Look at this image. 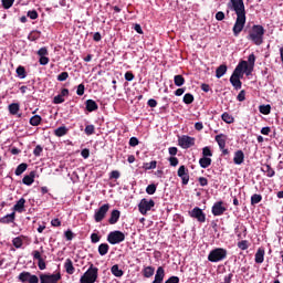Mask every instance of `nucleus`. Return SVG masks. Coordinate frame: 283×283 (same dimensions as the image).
Here are the masks:
<instances>
[{"label": "nucleus", "mask_w": 283, "mask_h": 283, "mask_svg": "<svg viewBox=\"0 0 283 283\" xmlns=\"http://www.w3.org/2000/svg\"><path fill=\"white\" fill-rule=\"evenodd\" d=\"M237 101H239V103L247 101V92L244 90L240 91L237 96Z\"/></svg>", "instance_id": "864d4df0"}, {"label": "nucleus", "mask_w": 283, "mask_h": 283, "mask_svg": "<svg viewBox=\"0 0 283 283\" xmlns=\"http://www.w3.org/2000/svg\"><path fill=\"white\" fill-rule=\"evenodd\" d=\"M248 73H247V76H249V74H251V72H253V67H255V54H250L249 57H248Z\"/></svg>", "instance_id": "b1692460"}, {"label": "nucleus", "mask_w": 283, "mask_h": 283, "mask_svg": "<svg viewBox=\"0 0 283 283\" xmlns=\"http://www.w3.org/2000/svg\"><path fill=\"white\" fill-rule=\"evenodd\" d=\"M28 169V164L22 163L15 169V176H21Z\"/></svg>", "instance_id": "a19ab883"}, {"label": "nucleus", "mask_w": 283, "mask_h": 283, "mask_svg": "<svg viewBox=\"0 0 283 283\" xmlns=\"http://www.w3.org/2000/svg\"><path fill=\"white\" fill-rule=\"evenodd\" d=\"M12 244L13 247H15V249H21L23 247V240L21 239V237L14 238L12 240Z\"/></svg>", "instance_id": "49530a36"}, {"label": "nucleus", "mask_w": 283, "mask_h": 283, "mask_svg": "<svg viewBox=\"0 0 283 283\" xmlns=\"http://www.w3.org/2000/svg\"><path fill=\"white\" fill-rule=\"evenodd\" d=\"M91 242L93 244H96L97 242H101V235H98V233H92L91 234Z\"/></svg>", "instance_id": "052dcab7"}, {"label": "nucleus", "mask_w": 283, "mask_h": 283, "mask_svg": "<svg viewBox=\"0 0 283 283\" xmlns=\"http://www.w3.org/2000/svg\"><path fill=\"white\" fill-rule=\"evenodd\" d=\"M262 171L266 174L268 178H273V176H275V170L269 164L263 165Z\"/></svg>", "instance_id": "cd10ccee"}, {"label": "nucleus", "mask_w": 283, "mask_h": 283, "mask_svg": "<svg viewBox=\"0 0 283 283\" xmlns=\"http://www.w3.org/2000/svg\"><path fill=\"white\" fill-rule=\"evenodd\" d=\"M241 77L231 75L230 83L234 86V90H242V81H240Z\"/></svg>", "instance_id": "a878e982"}, {"label": "nucleus", "mask_w": 283, "mask_h": 283, "mask_svg": "<svg viewBox=\"0 0 283 283\" xmlns=\"http://www.w3.org/2000/svg\"><path fill=\"white\" fill-rule=\"evenodd\" d=\"M77 96H83L85 94V84H80L76 90Z\"/></svg>", "instance_id": "e2e57ef3"}, {"label": "nucleus", "mask_w": 283, "mask_h": 283, "mask_svg": "<svg viewBox=\"0 0 283 283\" xmlns=\"http://www.w3.org/2000/svg\"><path fill=\"white\" fill-rule=\"evenodd\" d=\"M64 269L69 275H74V271H75L74 263H72L70 259H66L64 263Z\"/></svg>", "instance_id": "bb28decb"}, {"label": "nucleus", "mask_w": 283, "mask_h": 283, "mask_svg": "<svg viewBox=\"0 0 283 283\" xmlns=\"http://www.w3.org/2000/svg\"><path fill=\"white\" fill-rule=\"evenodd\" d=\"M233 163L234 165H242V163H244V151L237 150L234 153Z\"/></svg>", "instance_id": "412c9836"}, {"label": "nucleus", "mask_w": 283, "mask_h": 283, "mask_svg": "<svg viewBox=\"0 0 283 283\" xmlns=\"http://www.w3.org/2000/svg\"><path fill=\"white\" fill-rule=\"evenodd\" d=\"M259 112L264 116H269V114H271V105L268 104L259 106Z\"/></svg>", "instance_id": "58836bf2"}, {"label": "nucleus", "mask_w": 283, "mask_h": 283, "mask_svg": "<svg viewBox=\"0 0 283 283\" xmlns=\"http://www.w3.org/2000/svg\"><path fill=\"white\" fill-rule=\"evenodd\" d=\"M229 252L224 248H216L211 250L208 254V262L218 263L224 262Z\"/></svg>", "instance_id": "7ed1b4c3"}, {"label": "nucleus", "mask_w": 283, "mask_h": 283, "mask_svg": "<svg viewBox=\"0 0 283 283\" xmlns=\"http://www.w3.org/2000/svg\"><path fill=\"white\" fill-rule=\"evenodd\" d=\"M107 242L109 244H120V242H125V233L115 230L107 235Z\"/></svg>", "instance_id": "423d86ee"}, {"label": "nucleus", "mask_w": 283, "mask_h": 283, "mask_svg": "<svg viewBox=\"0 0 283 283\" xmlns=\"http://www.w3.org/2000/svg\"><path fill=\"white\" fill-rule=\"evenodd\" d=\"M19 109H21V107L19 106V103H12L9 105V113L12 116H17V114H19Z\"/></svg>", "instance_id": "f704fd0d"}, {"label": "nucleus", "mask_w": 283, "mask_h": 283, "mask_svg": "<svg viewBox=\"0 0 283 283\" xmlns=\"http://www.w3.org/2000/svg\"><path fill=\"white\" fill-rule=\"evenodd\" d=\"M67 132H69L67 127H65V126H60V127H57V128L54 130V134H55V136H57V138H61V137H63V136H67Z\"/></svg>", "instance_id": "c756f323"}, {"label": "nucleus", "mask_w": 283, "mask_h": 283, "mask_svg": "<svg viewBox=\"0 0 283 283\" xmlns=\"http://www.w3.org/2000/svg\"><path fill=\"white\" fill-rule=\"evenodd\" d=\"M28 39L30 41H39L41 39V31H32L29 35Z\"/></svg>", "instance_id": "ea45409f"}, {"label": "nucleus", "mask_w": 283, "mask_h": 283, "mask_svg": "<svg viewBox=\"0 0 283 283\" xmlns=\"http://www.w3.org/2000/svg\"><path fill=\"white\" fill-rule=\"evenodd\" d=\"M211 211L213 216H224V212L227 211V207H224V201L214 202Z\"/></svg>", "instance_id": "4468645a"}, {"label": "nucleus", "mask_w": 283, "mask_h": 283, "mask_svg": "<svg viewBox=\"0 0 283 283\" xmlns=\"http://www.w3.org/2000/svg\"><path fill=\"white\" fill-rule=\"evenodd\" d=\"M199 165L202 169H207L208 167H211V158H209V157L200 158Z\"/></svg>", "instance_id": "473e14b6"}, {"label": "nucleus", "mask_w": 283, "mask_h": 283, "mask_svg": "<svg viewBox=\"0 0 283 283\" xmlns=\"http://www.w3.org/2000/svg\"><path fill=\"white\" fill-rule=\"evenodd\" d=\"M231 9L237 14V20L232 28L233 36H240L244 25H247V10L244 8V0H230Z\"/></svg>", "instance_id": "f257e3e1"}, {"label": "nucleus", "mask_w": 283, "mask_h": 283, "mask_svg": "<svg viewBox=\"0 0 283 283\" xmlns=\"http://www.w3.org/2000/svg\"><path fill=\"white\" fill-rule=\"evenodd\" d=\"M36 177V171H31L29 175H25L22 179L23 185L30 187L34 182V178Z\"/></svg>", "instance_id": "aec40b11"}, {"label": "nucleus", "mask_w": 283, "mask_h": 283, "mask_svg": "<svg viewBox=\"0 0 283 283\" xmlns=\"http://www.w3.org/2000/svg\"><path fill=\"white\" fill-rule=\"evenodd\" d=\"M165 283H180V277L170 276Z\"/></svg>", "instance_id": "774afa93"}, {"label": "nucleus", "mask_w": 283, "mask_h": 283, "mask_svg": "<svg viewBox=\"0 0 283 283\" xmlns=\"http://www.w3.org/2000/svg\"><path fill=\"white\" fill-rule=\"evenodd\" d=\"M174 83L177 87H182L185 85V76L182 75H175L174 76Z\"/></svg>", "instance_id": "4c0bfd02"}, {"label": "nucleus", "mask_w": 283, "mask_h": 283, "mask_svg": "<svg viewBox=\"0 0 283 283\" xmlns=\"http://www.w3.org/2000/svg\"><path fill=\"white\" fill-rule=\"evenodd\" d=\"M155 207L156 201H154V199L148 200L147 198H144L138 203V211L139 213H142V216H147V212L151 211V209H154Z\"/></svg>", "instance_id": "39448f33"}, {"label": "nucleus", "mask_w": 283, "mask_h": 283, "mask_svg": "<svg viewBox=\"0 0 283 283\" xmlns=\"http://www.w3.org/2000/svg\"><path fill=\"white\" fill-rule=\"evenodd\" d=\"M216 143H218L220 149H224L227 147V135L219 134L214 137Z\"/></svg>", "instance_id": "6ab92c4d"}, {"label": "nucleus", "mask_w": 283, "mask_h": 283, "mask_svg": "<svg viewBox=\"0 0 283 283\" xmlns=\"http://www.w3.org/2000/svg\"><path fill=\"white\" fill-rule=\"evenodd\" d=\"M177 176L181 178V185H189V169L185 165L179 167Z\"/></svg>", "instance_id": "ddd939ff"}, {"label": "nucleus", "mask_w": 283, "mask_h": 283, "mask_svg": "<svg viewBox=\"0 0 283 283\" xmlns=\"http://www.w3.org/2000/svg\"><path fill=\"white\" fill-rule=\"evenodd\" d=\"M264 248H259L254 256V261L256 264H262V262H264Z\"/></svg>", "instance_id": "5701e85b"}, {"label": "nucleus", "mask_w": 283, "mask_h": 283, "mask_svg": "<svg viewBox=\"0 0 283 283\" xmlns=\"http://www.w3.org/2000/svg\"><path fill=\"white\" fill-rule=\"evenodd\" d=\"M36 54H38V56H48V54H50L49 52H48V48H45V46H43V48H41L38 52H36Z\"/></svg>", "instance_id": "680f3d73"}, {"label": "nucleus", "mask_w": 283, "mask_h": 283, "mask_svg": "<svg viewBox=\"0 0 283 283\" xmlns=\"http://www.w3.org/2000/svg\"><path fill=\"white\" fill-rule=\"evenodd\" d=\"M157 165H158V161H156V160H153L150 163H145L144 169H146V170L156 169Z\"/></svg>", "instance_id": "de8ad7c7"}, {"label": "nucleus", "mask_w": 283, "mask_h": 283, "mask_svg": "<svg viewBox=\"0 0 283 283\" xmlns=\"http://www.w3.org/2000/svg\"><path fill=\"white\" fill-rule=\"evenodd\" d=\"M25 211V199L21 198L17 203L13 206V212L23 213Z\"/></svg>", "instance_id": "a211bd4d"}, {"label": "nucleus", "mask_w": 283, "mask_h": 283, "mask_svg": "<svg viewBox=\"0 0 283 283\" xmlns=\"http://www.w3.org/2000/svg\"><path fill=\"white\" fill-rule=\"evenodd\" d=\"M238 247L241 249V251H247V249H249V241L242 240L238 242Z\"/></svg>", "instance_id": "5fc2aeb1"}, {"label": "nucleus", "mask_w": 283, "mask_h": 283, "mask_svg": "<svg viewBox=\"0 0 283 283\" xmlns=\"http://www.w3.org/2000/svg\"><path fill=\"white\" fill-rule=\"evenodd\" d=\"M15 72H17L19 78H25V76H28V73L25 72V67L22 65L18 66Z\"/></svg>", "instance_id": "79ce46f5"}, {"label": "nucleus", "mask_w": 283, "mask_h": 283, "mask_svg": "<svg viewBox=\"0 0 283 283\" xmlns=\"http://www.w3.org/2000/svg\"><path fill=\"white\" fill-rule=\"evenodd\" d=\"M193 101H195L193 94H191V93H186V94L184 95V103H185L186 105H191V103H193Z\"/></svg>", "instance_id": "c03bdc74"}, {"label": "nucleus", "mask_w": 283, "mask_h": 283, "mask_svg": "<svg viewBox=\"0 0 283 283\" xmlns=\"http://www.w3.org/2000/svg\"><path fill=\"white\" fill-rule=\"evenodd\" d=\"M107 211H109V203H104L94 214L95 222H103L105 220V216H107Z\"/></svg>", "instance_id": "f8f14e48"}, {"label": "nucleus", "mask_w": 283, "mask_h": 283, "mask_svg": "<svg viewBox=\"0 0 283 283\" xmlns=\"http://www.w3.org/2000/svg\"><path fill=\"white\" fill-rule=\"evenodd\" d=\"M39 63L40 65H48V63H50V57H48V55L41 56Z\"/></svg>", "instance_id": "338daca9"}, {"label": "nucleus", "mask_w": 283, "mask_h": 283, "mask_svg": "<svg viewBox=\"0 0 283 283\" xmlns=\"http://www.w3.org/2000/svg\"><path fill=\"white\" fill-rule=\"evenodd\" d=\"M98 280V268L90 264L87 271L81 276L80 283H95Z\"/></svg>", "instance_id": "20e7f679"}, {"label": "nucleus", "mask_w": 283, "mask_h": 283, "mask_svg": "<svg viewBox=\"0 0 283 283\" xmlns=\"http://www.w3.org/2000/svg\"><path fill=\"white\" fill-rule=\"evenodd\" d=\"M198 182L200 187H207V185H209V180L206 177H199Z\"/></svg>", "instance_id": "69168bd1"}, {"label": "nucleus", "mask_w": 283, "mask_h": 283, "mask_svg": "<svg viewBox=\"0 0 283 283\" xmlns=\"http://www.w3.org/2000/svg\"><path fill=\"white\" fill-rule=\"evenodd\" d=\"M120 220V211L119 210H113L111 212V217L108 219V224H116Z\"/></svg>", "instance_id": "4be33fe9"}, {"label": "nucleus", "mask_w": 283, "mask_h": 283, "mask_svg": "<svg viewBox=\"0 0 283 283\" xmlns=\"http://www.w3.org/2000/svg\"><path fill=\"white\" fill-rule=\"evenodd\" d=\"M61 280V272L55 274L50 273H41L40 274V283H59Z\"/></svg>", "instance_id": "1a4fd4ad"}, {"label": "nucleus", "mask_w": 283, "mask_h": 283, "mask_svg": "<svg viewBox=\"0 0 283 283\" xmlns=\"http://www.w3.org/2000/svg\"><path fill=\"white\" fill-rule=\"evenodd\" d=\"M41 154H43V147L41 145L35 146V148L33 149V156H35V158H39Z\"/></svg>", "instance_id": "3c124183"}, {"label": "nucleus", "mask_w": 283, "mask_h": 283, "mask_svg": "<svg viewBox=\"0 0 283 283\" xmlns=\"http://www.w3.org/2000/svg\"><path fill=\"white\" fill-rule=\"evenodd\" d=\"M221 120H223V123H227L228 125H231L232 123L235 122V118H233L232 115L229 114L228 112H224L221 115Z\"/></svg>", "instance_id": "7c9ffc66"}, {"label": "nucleus", "mask_w": 283, "mask_h": 283, "mask_svg": "<svg viewBox=\"0 0 283 283\" xmlns=\"http://www.w3.org/2000/svg\"><path fill=\"white\" fill-rule=\"evenodd\" d=\"M86 136H92V134H94L95 132V127L94 125H87L84 129Z\"/></svg>", "instance_id": "13d9d810"}, {"label": "nucleus", "mask_w": 283, "mask_h": 283, "mask_svg": "<svg viewBox=\"0 0 283 283\" xmlns=\"http://www.w3.org/2000/svg\"><path fill=\"white\" fill-rule=\"evenodd\" d=\"M64 237L66 240L72 241V240H74V232H72V230H66L64 232Z\"/></svg>", "instance_id": "0e129e2a"}, {"label": "nucleus", "mask_w": 283, "mask_h": 283, "mask_svg": "<svg viewBox=\"0 0 283 283\" xmlns=\"http://www.w3.org/2000/svg\"><path fill=\"white\" fill-rule=\"evenodd\" d=\"M262 202V195L254 193L251 197V205L254 207V205H260Z\"/></svg>", "instance_id": "37998d69"}, {"label": "nucleus", "mask_w": 283, "mask_h": 283, "mask_svg": "<svg viewBox=\"0 0 283 283\" xmlns=\"http://www.w3.org/2000/svg\"><path fill=\"white\" fill-rule=\"evenodd\" d=\"M41 120H43L41 115H34L30 118L29 123L32 127H39V125H41Z\"/></svg>", "instance_id": "2f4dec72"}, {"label": "nucleus", "mask_w": 283, "mask_h": 283, "mask_svg": "<svg viewBox=\"0 0 283 283\" xmlns=\"http://www.w3.org/2000/svg\"><path fill=\"white\" fill-rule=\"evenodd\" d=\"M188 214L190 218H193L201 223L207 222V214L199 207H195L191 211L188 212Z\"/></svg>", "instance_id": "9b49d317"}, {"label": "nucleus", "mask_w": 283, "mask_h": 283, "mask_svg": "<svg viewBox=\"0 0 283 283\" xmlns=\"http://www.w3.org/2000/svg\"><path fill=\"white\" fill-rule=\"evenodd\" d=\"M98 253H99V255H107V253H109V244H107V243L99 244Z\"/></svg>", "instance_id": "e433bc0d"}, {"label": "nucleus", "mask_w": 283, "mask_h": 283, "mask_svg": "<svg viewBox=\"0 0 283 283\" xmlns=\"http://www.w3.org/2000/svg\"><path fill=\"white\" fill-rule=\"evenodd\" d=\"M264 27L260 24H254L249 31L247 39L248 41H252L254 45H262V43H264Z\"/></svg>", "instance_id": "f03ea898"}, {"label": "nucleus", "mask_w": 283, "mask_h": 283, "mask_svg": "<svg viewBox=\"0 0 283 283\" xmlns=\"http://www.w3.org/2000/svg\"><path fill=\"white\" fill-rule=\"evenodd\" d=\"M156 184H150L146 187V193H148V196H154V193H156Z\"/></svg>", "instance_id": "a18cd8bd"}, {"label": "nucleus", "mask_w": 283, "mask_h": 283, "mask_svg": "<svg viewBox=\"0 0 283 283\" xmlns=\"http://www.w3.org/2000/svg\"><path fill=\"white\" fill-rule=\"evenodd\" d=\"M18 280L21 283H39V276L28 271H23L18 275Z\"/></svg>", "instance_id": "6e6552de"}, {"label": "nucleus", "mask_w": 283, "mask_h": 283, "mask_svg": "<svg viewBox=\"0 0 283 283\" xmlns=\"http://www.w3.org/2000/svg\"><path fill=\"white\" fill-rule=\"evenodd\" d=\"M67 78H70V73L67 72H62L57 75V81L60 82L67 81Z\"/></svg>", "instance_id": "6e6d98bb"}, {"label": "nucleus", "mask_w": 283, "mask_h": 283, "mask_svg": "<svg viewBox=\"0 0 283 283\" xmlns=\"http://www.w3.org/2000/svg\"><path fill=\"white\" fill-rule=\"evenodd\" d=\"M111 272L115 275V277H123L124 272L120 270L118 264H115L111 268Z\"/></svg>", "instance_id": "c9c22d12"}, {"label": "nucleus", "mask_w": 283, "mask_h": 283, "mask_svg": "<svg viewBox=\"0 0 283 283\" xmlns=\"http://www.w3.org/2000/svg\"><path fill=\"white\" fill-rule=\"evenodd\" d=\"M227 70H228L227 64H221V65H220L219 67H217V70H216V76H217L218 78H222V76L227 74Z\"/></svg>", "instance_id": "c85d7f7f"}, {"label": "nucleus", "mask_w": 283, "mask_h": 283, "mask_svg": "<svg viewBox=\"0 0 283 283\" xmlns=\"http://www.w3.org/2000/svg\"><path fill=\"white\" fill-rule=\"evenodd\" d=\"M2 1V7L4 10H10L12 6H14V0H1Z\"/></svg>", "instance_id": "8fccbe9b"}, {"label": "nucleus", "mask_w": 283, "mask_h": 283, "mask_svg": "<svg viewBox=\"0 0 283 283\" xmlns=\"http://www.w3.org/2000/svg\"><path fill=\"white\" fill-rule=\"evenodd\" d=\"M118 178H120V172L118 170H113L109 174V179L111 180H118Z\"/></svg>", "instance_id": "bf43d9fd"}, {"label": "nucleus", "mask_w": 283, "mask_h": 283, "mask_svg": "<svg viewBox=\"0 0 283 283\" xmlns=\"http://www.w3.org/2000/svg\"><path fill=\"white\" fill-rule=\"evenodd\" d=\"M27 17L34 21L35 19H39V12H36V10L28 11Z\"/></svg>", "instance_id": "4d7b16f0"}, {"label": "nucleus", "mask_w": 283, "mask_h": 283, "mask_svg": "<svg viewBox=\"0 0 283 283\" xmlns=\"http://www.w3.org/2000/svg\"><path fill=\"white\" fill-rule=\"evenodd\" d=\"M154 273H156V269L154 266H146L143 270L144 277H153Z\"/></svg>", "instance_id": "72a5a7b5"}, {"label": "nucleus", "mask_w": 283, "mask_h": 283, "mask_svg": "<svg viewBox=\"0 0 283 283\" xmlns=\"http://www.w3.org/2000/svg\"><path fill=\"white\" fill-rule=\"evenodd\" d=\"M202 156L205 158H211V156H213V153L211 151V148H209V146L202 148Z\"/></svg>", "instance_id": "09e8293b"}, {"label": "nucleus", "mask_w": 283, "mask_h": 283, "mask_svg": "<svg viewBox=\"0 0 283 283\" xmlns=\"http://www.w3.org/2000/svg\"><path fill=\"white\" fill-rule=\"evenodd\" d=\"M248 72H249V62L242 60L234 69L232 75L239 78H242V76H244V73L248 74Z\"/></svg>", "instance_id": "9d476101"}, {"label": "nucleus", "mask_w": 283, "mask_h": 283, "mask_svg": "<svg viewBox=\"0 0 283 283\" xmlns=\"http://www.w3.org/2000/svg\"><path fill=\"white\" fill-rule=\"evenodd\" d=\"M164 280H165V268L159 266L156 271L155 280L153 281V283H163Z\"/></svg>", "instance_id": "f3484780"}, {"label": "nucleus", "mask_w": 283, "mask_h": 283, "mask_svg": "<svg viewBox=\"0 0 283 283\" xmlns=\"http://www.w3.org/2000/svg\"><path fill=\"white\" fill-rule=\"evenodd\" d=\"M17 219V212H11L10 214H7L2 218H0L1 224H12L14 220Z\"/></svg>", "instance_id": "dca6fc26"}, {"label": "nucleus", "mask_w": 283, "mask_h": 283, "mask_svg": "<svg viewBox=\"0 0 283 283\" xmlns=\"http://www.w3.org/2000/svg\"><path fill=\"white\" fill-rule=\"evenodd\" d=\"M178 145L181 149H189L196 145V138L189 135H184L179 137Z\"/></svg>", "instance_id": "0eeeda50"}, {"label": "nucleus", "mask_w": 283, "mask_h": 283, "mask_svg": "<svg viewBox=\"0 0 283 283\" xmlns=\"http://www.w3.org/2000/svg\"><path fill=\"white\" fill-rule=\"evenodd\" d=\"M86 105V112H96L98 109V104L94 99H87L85 102Z\"/></svg>", "instance_id": "393cba45"}, {"label": "nucleus", "mask_w": 283, "mask_h": 283, "mask_svg": "<svg viewBox=\"0 0 283 283\" xmlns=\"http://www.w3.org/2000/svg\"><path fill=\"white\" fill-rule=\"evenodd\" d=\"M54 105H61V103H65V98L63 95L59 94L53 98Z\"/></svg>", "instance_id": "603ef678"}, {"label": "nucleus", "mask_w": 283, "mask_h": 283, "mask_svg": "<svg viewBox=\"0 0 283 283\" xmlns=\"http://www.w3.org/2000/svg\"><path fill=\"white\" fill-rule=\"evenodd\" d=\"M32 255H33V260H38V266L40 271H45L46 264H45V260H43V256H41V252H39V250H34L32 252Z\"/></svg>", "instance_id": "2eb2a0df"}]
</instances>
